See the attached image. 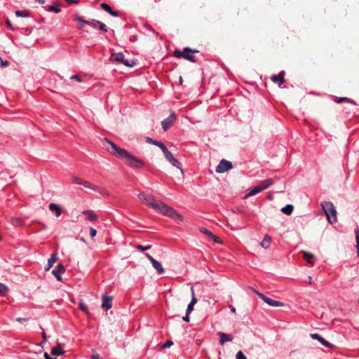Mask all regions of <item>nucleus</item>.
<instances>
[{
    "mask_svg": "<svg viewBox=\"0 0 359 359\" xmlns=\"http://www.w3.org/2000/svg\"><path fill=\"white\" fill-rule=\"evenodd\" d=\"M107 141L111 147L110 153L116 158L123 160L125 163L128 166L134 168H140L145 165V163L143 161L137 158L127 150L118 147L116 144L111 141Z\"/></svg>",
    "mask_w": 359,
    "mask_h": 359,
    "instance_id": "1",
    "label": "nucleus"
},
{
    "mask_svg": "<svg viewBox=\"0 0 359 359\" xmlns=\"http://www.w3.org/2000/svg\"><path fill=\"white\" fill-rule=\"evenodd\" d=\"M155 210H158L162 214L171 218L177 219L180 221L183 220V217L178 214L177 211L172 208L168 206L165 203L158 201L156 205H155Z\"/></svg>",
    "mask_w": 359,
    "mask_h": 359,
    "instance_id": "2",
    "label": "nucleus"
},
{
    "mask_svg": "<svg viewBox=\"0 0 359 359\" xmlns=\"http://www.w3.org/2000/svg\"><path fill=\"white\" fill-rule=\"evenodd\" d=\"M321 208L326 215L327 222L330 224H334L337 222V210L333 204L330 201H323L321 203Z\"/></svg>",
    "mask_w": 359,
    "mask_h": 359,
    "instance_id": "3",
    "label": "nucleus"
},
{
    "mask_svg": "<svg viewBox=\"0 0 359 359\" xmlns=\"http://www.w3.org/2000/svg\"><path fill=\"white\" fill-rule=\"evenodd\" d=\"M191 53H198L196 50H192L190 48L186 47L182 51L180 50H175L174 51V56L180 58L182 57L191 62H195V57L191 55Z\"/></svg>",
    "mask_w": 359,
    "mask_h": 359,
    "instance_id": "4",
    "label": "nucleus"
},
{
    "mask_svg": "<svg viewBox=\"0 0 359 359\" xmlns=\"http://www.w3.org/2000/svg\"><path fill=\"white\" fill-rule=\"evenodd\" d=\"M138 197L142 202L154 209L155 208L157 201H156L153 195L147 192H141Z\"/></svg>",
    "mask_w": 359,
    "mask_h": 359,
    "instance_id": "5",
    "label": "nucleus"
},
{
    "mask_svg": "<svg viewBox=\"0 0 359 359\" xmlns=\"http://www.w3.org/2000/svg\"><path fill=\"white\" fill-rule=\"evenodd\" d=\"M254 292L257 294L265 303H266L268 305L271 306L279 307L283 306L284 305V304L282 302L273 300L257 290H254Z\"/></svg>",
    "mask_w": 359,
    "mask_h": 359,
    "instance_id": "6",
    "label": "nucleus"
},
{
    "mask_svg": "<svg viewBox=\"0 0 359 359\" xmlns=\"http://www.w3.org/2000/svg\"><path fill=\"white\" fill-rule=\"evenodd\" d=\"M111 60L115 62L124 64L127 67H133L135 62L132 61L131 63L128 60L124 59V55L122 53H114L111 55Z\"/></svg>",
    "mask_w": 359,
    "mask_h": 359,
    "instance_id": "7",
    "label": "nucleus"
},
{
    "mask_svg": "<svg viewBox=\"0 0 359 359\" xmlns=\"http://www.w3.org/2000/svg\"><path fill=\"white\" fill-rule=\"evenodd\" d=\"M232 167V163L230 161L222 159L216 167V172L218 173H223L231 170Z\"/></svg>",
    "mask_w": 359,
    "mask_h": 359,
    "instance_id": "8",
    "label": "nucleus"
},
{
    "mask_svg": "<svg viewBox=\"0 0 359 359\" xmlns=\"http://www.w3.org/2000/svg\"><path fill=\"white\" fill-rule=\"evenodd\" d=\"M165 158L175 168L181 169L182 170V165L181 163L177 160L172 154L168 151V148L164 149V151H163Z\"/></svg>",
    "mask_w": 359,
    "mask_h": 359,
    "instance_id": "9",
    "label": "nucleus"
},
{
    "mask_svg": "<svg viewBox=\"0 0 359 359\" xmlns=\"http://www.w3.org/2000/svg\"><path fill=\"white\" fill-rule=\"evenodd\" d=\"M175 119H176L175 114L174 112H172L170 114V115L167 118L162 121L161 125H162V128H163V130L164 131L168 130V128L173 125Z\"/></svg>",
    "mask_w": 359,
    "mask_h": 359,
    "instance_id": "10",
    "label": "nucleus"
},
{
    "mask_svg": "<svg viewBox=\"0 0 359 359\" xmlns=\"http://www.w3.org/2000/svg\"><path fill=\"white\" fill-rule=\"evenodd\" d=\"M284 76H285V72L284 71H281V72H279L278 74H273L271 76V80L274 83H276L279 86H280L285 82Z\"/></svg>",
    "mask_w": 359,
    "mask_h": 359,
    "instance_id": "11",
    "label": "nucleus"
},
{
    "mask_svg": "<svg viewBox=\"0 0 359 359\" xmlns=\"http://www.w3.org/2000/svg\"><path fill=\"white\" fill-rule=\"evenodd\" d=\"M311 337L313 339L318 340L322 345L327 348H331L334 346L331 343L325 340L321 335L318 333L311 334Z\"/></svg>",
    "mask_w": 359,
    "mask_h": 359,
    "instance_id": "12",
    "label": "nucleus"
},
{
    "mask_svg": "<svg viewBox=\"0 0 359 359\" xmlns=\"http://www.w3.org/2000/svg\"><path fill=\"white\" fill-rule=\"evenodd\" d=\"M112 307V297L104 294L102 297V308L109 310Z\"/></svg>",
    "mask_w": 359,
    "mask_h": 359,
    "instance_id": "13",
    "label": "nucleus"
},
{
    "mask_svg": "<svg viewBox=\"0 0 359 359\" xmlns=\"http://www.w3.org/2000/svg\"><path fill=\"white\" fill-rule=\"evenodd\" d=\"M65 271V266L62 264H59L53 270L52 273L55 276L57 280H62L61 274Z\"/></svg>",
    "mask_w": 359,
    "mask_h": 359,
    "instance_id": "14",
    "label": "nucleus"
},
{
    "mask_svg": "<svg viewBox=\"0 0 359 359\" xmlns=\"http://www.w3.org/2000/svg\"><path fill=\"white\" fill-rule=\"evenodd\" d=\"M218 335L219 336V344L222 345L225 342L231 341L233 339L232 335L224 332H219Z\"/></svg>",
    "mask_w": 359,
    "mask_h": 359,
    "instance_id": "15",
    "label": "nucleus"
},
{
    "mask_svg": "<svg viewBox=\"0 0 359 359\" xmlns=\"http://www.w3.org/2000/svg\"><path fill=\"white\" fill-rule=\"evenodd\" d=\"M146 142L147 143L152 144L158 147L162 150V151H164V149H167L165 145L162 142L153 140L151 137H146Z\"/></svg>",
    "mask_w": 359,
    "mask_h": 359,
    "instance_id": "16",
    "label": "nucleus"
},
{
    "mask_svg": "<svg viewBox=\"0 0 359 359\" xmlns=\"http://www.w3.org/2000/svg\"><path fill=\"white\" fill-rule=\"evenodd\" d=\"M100 6L104 11L109 13L111 15L114 17L118 16V13L117 11H113L108 4L102 3L101 4Z\"/></svg>",
    "mask_w": 359,
    "mask_h": 359,
    "instance_id": "17",
    "label": "nucleus"
},
{
    "mask_svg": "<svg viewBox=\"0 0 359 359\" xmlns=\"http://www.w3.org/2000/svg\"><path fill=\"white\" fill-rule=\"evenodd\" d=\"M62 345L61 344H57L56 347H54L51 349V354L55 356H60L65 353V352L62 350Z\"/></svg>",
    "mask_w": 359,
    "mask_h": 359,
    "instance_id": "18",
    "label": "nucleus"
},
{
    "mask_svg": "<svg viewBox=\"0 0 359 359\" xmlns=\"http://www.w3.org/2000/svg\"><path fill=\"white\" fill-rule=\"evenodd\" d=\"M82 213L87 216V219L93 222L97 219V215L92 210H83Z\"/></svg>",
    "mask_w": 359,
    "mask_h": 359,
    "instance_id": "19",
    "label": "nucleus"
},
{
    "mask_svg": "<svg viewBox=\"0 0 359 359\" xmlns=\"http://www.w3.org/2000/svg\"><path fill=\"white\" fill-rule=\"evenodd\" d=\"M49 210L51 212H55V215L57 217H60L61 215V208L57 204L53 203H50L49 204Z\"/></svg>",
    "mask_w": 359,
    "mask_h": 359,
    "instance_id": "20",
    "label": "nucleus"
},
{
    "mask_svg": "<svg viewBox=\"0 0 359 359\" xmlns=\"http://www.w3.org/2000/svg\"><path fill=\"white\" fill-rule=\"evenodd\" d=\"M57 259V255L55 254H52L48 260L47 265L45 266V270L49 271Z\"/></svg>",
    "mask_w": 359,
    "mask_h": 359,
    "instance_id": "21",
    "label": "nucleus"
},
{
    "mask_svg": "<svg viewBox=\"0 0 359 359\" xmlns=\"http://www.w3.org/2000/svg\"><path fill=\"white\" fill-rule=\"evenodd\" d=\"M151 264L152 266L156 270L158 274H163L164 273V269L159 262L155 259L154 262H152Z\"/></svg>",
    "mask_w": 359,
    "mask_h": 359,
    "instance_id": "22",
    "label": "nucleus"
},
{
    "mask_svg": "<svg viewBox=\"0 0 359 359\" xmlns=\"http://www.w3.org/2000/svg\"><path fill=\"white\" fill-rule=\"evenodd\" d=\"M200 231L201 233L207 235L208 237H210L211 239H213L215 242H218V237L215 236V235L207 229L202 227L200 229Z\"/></svg>",
    "mask_w": 359,
    "mask_h": 359,
    "instance_id": "23",
    "label": "nucleus"
},
{
    "mask_svg": "<svg viewBox=\"0 0 359 359\" xmlns=\"http://www.w3.org/2000/svg\"><path fill=\"white\" fill-rule=\"evenodd\" d=\"M273 184V181L271 178H268L261 182V184L259 185L262 189V191L266 189L269 188L271 185Z\"/></svg>",
    "mask_w": 359,
    "mask_h": 359,
    "instance_id": "24",
    "label": "nucleus"
},
{
    "mask_svg": "<svg viewBox=\"0 0 359 359\" xmlns=\"http://www.w3.org/2000/svg\"><path fill=\"white\" fill-rule=\"evenodd\" d=\"M271 238L268 235H266L263 240L261 242V245L262 247H263L265 249H267L269 248L270 245H271Z\"/></svg>",
    "mask_w": 359,
    "mask_h": 359,
    "instance_id": "25",
    "label": "nucleus"
},
{
    "mask_svg": "<svg viewBox=\"0 0 359 359\" xmlns=\"http://www.w3.org/2000/svg\"><path fill=\"white\" fill-rule=\"evenodd\" d=\"M262 191V189L261 188L260 186L258 185V186L254 187L250 189L249 192L247 194L245 197L254 196V195L261 192Z\"/></svg>",
    "mask_w": 359,
    "mask_h": 359,
    "instance_id": "26",
    "label": "nucleus"
},
{
    "mask_svg": "<svg viewBox=\"0 0 359 359\" xmlns=\"http://www.w3.org/2000/svg\"><path fill=\"white\" fill-rule=\"evenodd\" d=\"M294 207L292 205L287 204L281 208V212L287 215H290L293 211Z\"/></svg>",
    "mask_w": 359,
    "mask_h": 359,
    "instance_id": "27",
    "label": "nucleus"
},
{
    "mask_svg": "<svg viewBox=\"0 0 359 359\" xmlns=\"http://www.w3.org/2000/svg\"><path fill=\"white\" fill-rule=\"evenodd\" d=\"M81 185L83 187H84L86 188H88V189H90L91 190H99L98 189V186L95 185V184L90 183V182L86 181V180H83V184H81Z\"/></svg>",
    "mask_w": 359,
    "mask_h": 359,
    "instance_id": "28",
    "label": "nucleus"
},
{
    "mask_svg": "<svg viewBox=\"0 0 359 359\" xmlns=\"http://www.w3.org/2000/svg\"><path fill=\"white\" fill-rule=\"evenodd\" d=\"M50 12H54L55 13H58L61 11L60 6L58 4H54L50 5L47 9Z\"/></svg>",
    "mask_w": 359,
    "mask_h": 359,
    "instance_id": "29",
    "label": "nucleus"
},
{
    "mask_svg": "<svg viewBox=\"0 0 359 359\" xmlns=\"http://www.w3.org/2000/svg\"><path fill=\"white\" fill-rule=\"evenodd\" d=\"M76 20L78 22L80 28H83L86 25H88L89 21L85 20L81 16H76Z\"/></svg>",
    "mask_w": 359,
    "mask_h": 359,
    "instance_id": "30",
    "label": "nucleus"
},
{
    "mask_svg": "<svg viewBox=\"0 0 359 359\" xmlns=\"http://www.w3.org/2000/svg\"><path fill=\"white\" fill-rule=\"evenodd\" d=\"M15 15L17 17H23V18H28L30 16L29 11L25 10V11H15Z\"/></svg>",
    "mask_w": 359,
    "mask_h": 359,
    "instance_id": "31",
    "label": "nucleus"
},
{
    "mask_svg": "<svg viewBox=\"0 0 359 359\" xmlns=\"http://www.w3.org/2000/svg\"><path fill=\"white\" fill-rule=\"evenodd\" d=\"M355 241H356V250H357V255L359 257V228L357 227L355 231Z\"/></svg>",
    "mask_w": 359,
    "mask_h": 359,
    "instance_id": "32",
    "label": "nucleus"
},
{
    "mask_svg": "<svg viewBox=\"0 0 359 359\" xmlns=\"http://www.w3.org/2000/svg\"><path fill=\"white\" fill-rule=\"evenodd\" d=\"M79 308L84 312L86 315H90V312L86 304L83 302L79 303Z\"/></svg>",
    "mask_w": 359,
    "mask_h": 359,
    "instance_id": "33",
    "label": "nucleus"
},
{
    "mask_svg": "<svg viewBox=\"0 0 359 359\" xmlns=\"http://www.w3.org/2000/svg\"><path fill=\"white\" fill-rule=\"evenodd\" d=\"M342 101L347 102L351 103L353 104H355V102L353 100H351L348 99V97H337L335 100V102L337 103H340Z\"/></svg>",
    "mask_w": 359,
    "mask_h": 359,
    "instance_id": "34",
    "label": "nucleus"
},
{
    "mask_svg": "<svg viewBox=\"0 0 359 359\" xmlns=\"http://www.w3.org/2000/svg\"><path fill=\"white\" fill-rule=\"evenodd\" d=\"M304 258L308 261L310 264H313V262L311 261V259L313 258V254L308 252H304Z\"/></svg>",
    "mask_w": 359,
    "mask_h": 359,
    "instance_id": "35",
    "label": "nucleus"
},
{
    "mask_svg": "<svg viewBox=\"0 0 359 359\" xmlns=\"http://www.w3.org/2000/svg\"><path fill=\"white\" fill-rule=\"evenodd\" d=\"M8 291V287L5 285L0 283V295H4Z\"/></svg>",
    "mask_w": 359,
    "mask_h": 359,
    "instance_id": "36",
    "label": "nucleus"
},
{
    "mask_svg": "<svg viewBox=\"0 0 359 359\" xmlns=\"http://www.w3.org/2000/svg\"><path fill=\"white\" fill-rule=\"evenodd\" d=\"M191 296H192V297H191V300L190 304H192V305H194V304H195L196 303V302H197V299H196V297H195V294H194V287H193V286L191 287Z\"/></svg>",
    "mask_w": 359,
    "mask_h": 359,
    "instance_id": "37",
    "label": "nucleus"
},
{
    "mask_svg": "<svg viewBox=\"0 0 359 359\" xmlns=\"http://www.w3.org/2000/svg\"><path fill=\"white\" fill-rule=\"evenodd\" d=\"M99 21L96 20H93L89 21L88 25L94 29H98Z\"/></svg>",
    "mask_w": 359,
    "mask_h": 359,
    "instance_id": "38",
    "label": "nucleus"
},
{
    "mask_svg": "<svg viewBox=\"0 0 359 359\" xmlns=\"http://www.w3.org/2000/svg\"><path fill=\"white\" fill-rule=\"evenodd\" d=\"M72 180L74 182V183L76 184H80L81 185V184H83V182L84 180H82L81 178L80 177H76V176H74L72 177Z\"/></svg>",
    "mask_w": 359,
    "mask_h": 359,
    "instance_id": "39",
    "label": "nucleus"
},
{
    "mask_svg": "<svg viewBox=\"0 0 359 359\" xmlns=\"http://www.w3.org/2000/svg\"><path fill=\"white\" fill-rule=\"evenodd\" d=\"M98 29L104 32H107V26L102 22L99 21Z\"/></svg>",
    "mask_w": 359,
    "mask_h": 359,
    "instance_id": "40",
    "label": "nucleus"
},
{
    "mask_svg": "<svg viewBox=\"0 0 359 359\" xmlns=\"http://www.w3.org/2000/svg\"><path fill=\"white\" fill-rule=\"evenodd\" d=\"M137 248L141 251H145V250H148L149 249L151 248V245H146V246H142V245H138L137 246Z\"/></svg>",
    "mask_w": 359,
    "mask_h": 359,
    "instance_id": "41",
    "label": "nucleus"
},
{
    "mask_svg": "<svg viewBox=\"0 0 359 359\" xmlns=\"http://www.w3.org/2000/svg\"><path fill=\"white\" fill-rule=\"evenodd\" d=\"M236 359H247V357L241 351H239L236 355Z\"/></svg>",
    "mask_w": 359,
    "mask_h": 359,
    "instance_id": "42",
    "label": "nucleus"
},
{
    "mask_svg": "<svg viewBox=\"0 0 359 359\" xmlns=\"http://www.w3.org/2000/svg\"><path fill=\"white\" fill-rule=\"evenodd\" d=\"M98 189L99 190H94L95 191H97L98 193H100V194L102 195H105V196H108L109 195V193L107 191H106L105 189H102L101 187H98Z\"/></svg>",
    "mask_w": 359,
    "mask_h": 359,
    "instance_id": "43",
    "label": "nucleus"
},
{
    "mask_svg": "<svg viewBox=\"0 0 359 359\" xmlns=\"http://www.w3.org/2000/svg\"><path fill=\"white\" fill-rule=\"evenodd\" d=\"M6 23L7 25L8 28L10 30L14 31L15 29V27L13 26L12 23L11 22V21L8 19H7L6 20Z\"/></svg>",
    "mask_w": 359,
    "mask_h": 359,
    "instance_id": "44",
    "label": "nucleus"
},
{
    "mask_svg": "<svg viewBox=\"0 0 359 359\" xmlns=\"http://www.w3.org/2000/svg\"><path fill=\"white\" fill-rule=\"evenodd\" d=\"M90 230V237L91 238H93L96 236V233H97V231L96 229H95L93 227H90L89 229Z\"/></svg>",
    "mask_w": 359,
    "mask_h": 359,
    "instance_id": "45",
    "label": "nucleus"
},
{
    "mask_svg": "<svg viewBox=\"0 0 359 359\" xmlns=\"http://www.w3.org/2000/svg\"><path fill=\"white\" fill-rule=\"evenodd\" d=\"M71 79H75L78 82H82L83 79L79 75H72L70 77Z\"/></svg>",
    "mask_w": 359,
    "mask_h": 359,
    "instance_id": "46",
    "label": "nucleus"
},
{
    "mask_svg": "<svg viewBox=\"0 0 359 359\" xmlns=\"http://www.w3.org/2000/svg\"><path fill=\"white\" fill-rule=\"evenodd\" d=\"M194 309V305H192V304H188V306H187V312L188 313H190Z\"/></svg>",
    "mask_w": 359,
    "mask_h": 359,
    "instance_id": "47",
    "label": "nucleus"
},
{
    "mask_svg": "<svg viewBox=\"0 0 359 359\" xmlns=\"http://www.w3.org/2000/svg\"><path fill=\"white\" fill-rule=\"evenodd\" d=\"M173 344V342L172 341H167L163 345V348H168L170 347L171 345Z\"/></svg>",
    "mask_w": 359,
    "mask_h": 359,
    "instance_id": "48",
    "label": "nucleus"
},
{
    "mask_svg": "<svg viewBox=\"0 0 359 359\" xmlns=\"http://www.w3.org/2000/svg\"><path fill=\"white\" fill-rule=\"evenodd\" d=\"M189 314L190 313H188L187 312H186L185 316L182 317V319L184 321H185V322L189 321Z\"/></svg>",
    "mask_w": 359,
    "mask_h": 359,
    "instance_id": "49",
    "label": "nucleus"
},
{
    "mask_svg": "<svg viewBox=\"0 0 359 359\" xmlns=\"http://www.w3.org/2000/svg\"><path fill=\"white\" fill-rule=\"evenodd\" d=\"M145 256L151 262V263H152V262H154V260H155V259L152 256H151L149 253H145Z\"/></svg>",
    "mask_w": 359,
    "mask_h": 359,
    "instance_id": "50",
    "label": "nucleus"
},
{
    "mask_svg": "<svg viewBox=\"0 0 359 359\" xmlns=\"http://www.w3.org/2000/svg\"><path fill=\"white\" fill-rule=\"evenodd\" d=\"M145 256L151 262V263H152V262H154V260H155V259L152 256H151L149 253H145Z\"/></svg>",
    "mask_w": 359,
    "mask_h": 359,
    "instance_id": "51",
    "label": "nucleus"
},
{
    "mask_svg": "<svg viewBox=\"0 0 359 359\" xmlns=\"http://www.w3.org/2000/svg\"><path fill=\"white\" fill-rule=\"evenodd\" d=\"M16 320H17L18 322H19V323H22V322H26V321H27V320H28V319H27V318H20H20H16Z\"/></svg>",
    "mask_w": 359,
    "mask_h": 359,
    "instance_id": "52",
    "label": "nucleus"
},
{
    "mask_svg": "<svg viewBox=\"0 0 359 359\" xmlns=\"http://www.w3.org/2000/svg\"><path fill=\"white\" fill-rule=\"evenodd\" d=\"M91 359H102V358H100L97 353H94L92 355Z\"/></svg>",
    "mask_w": 359,
    "mask_h": 359,
    "instance_id": "53",
    "label": "nucleus"
},
{
    "mask_svg": "<svg viewBox=\"0 0 359 359\" xmlns=\"http://www.w3.org/2000/svg\"><path fill=\"white\" fill-rule=\"evenodd\" d=\"M44 358L46 359H57V358H51L48 353H44Z\"/></svg>",
    "mask_w": 359,
    "mask_h": 359,
    "instance_id": "54",
    "label": "nucleus"
},
{
    "mask_svg": "<svg viewBox=\"0 0 359 359\" xmlns=\"http://www.w3.org/2000/svg\"><path fill=\"white\" fill-rule=\"evenodd\" d=\"M66 1L70 4H78L79 3V0H66Z\"/></svg>",
    "mask_w": 359,
    "mask_h": 359,
    "instance_id": "55",
    "label": "nucleus"
},
{
    "mask_svg": "<svg viewBox=\"0 0 359 359\" xmlns=\"http://www.w3.org/2000/svg\"><path fill=\"white\" fill-rule=\"evenodd\" d=\"M0 63H1L3 66H6V65H8V62L7 61H6V62H3V60H2L1 57H0Z\"/></svg>",
    "mask_w": 359,
    "mask_h": 359,
    "instance_id": "56",
    "label": "nucleus"
},
{
    "mask_svg": "<svg viewBox=\"0 0 359 359\" xmlns=\"http://www.w3.org/2000/svg\"><path fill=\"white\" fill-rule=\"evenodd\" d=\"M42 337L44 341L46 340V334L44 332H42Z\"/></svg>",
    "mask_w": 359,
    "mask_h": 359,
    "instance_id": "57",
    "label": "nucleus"
},
{
    "mask_svg": "<svg viewBox=\"0 0 359 359\" xmlns=\"http://www.w3.org/2000/svg\"><path fill=\"white\" fill-rule=\"evenodd\" d=\"M308 279H309L308 283L309 285H311L312 284V278L311 276H309Z\"/></svg>",
    "mask_w": 359,
    "mask_h": 359,
    "instance_id": "58",
    "label": "nucleus"
},
{
    "mask_svg": "<svg viewBox=\"0 0 359 359\" xmlns=\"http://www.w3.org/2000/svg\"><path fill=\"white\" fill-rule=\"evenodd\" d=\"M231 311L232 313H235V312H236V308H235V307H233V306H231Z\"/></svg>",
    "mask_w": 359,
    "mask_h": 359,
    "instance_id": "59",
    "label": "nucleus"
},
{
    "mask_svg": "<svg viewBox=\"0 0 359 359\" xmlns=\"http://www.w3.org/2000/svg\"><path fill=\"white\" fill-rule=\"evenodd\" d=\"M36 1H38L39 3H40L41 4H43L45 3L44 0H36Z\"/></svg>",
    "mask_w": 359,
    "mask_h": 359,
    "instance_id": "60",
    "label": "nucleus"
},
{
    "mask_svg": "<svg viewBox=\"0 0 359 359\" xmlns=\"http://www.w3.org/2000/svg\"><path fill=\"white\" fill-rule=\"evenodd\" d=\"M180 82L181 83H182V77H180Z\"/></svg>",
    "mask_w": 359,
    "mask_h": 359,
    "instance_id": "61",
    "label": "nucleus"
},
{
    "mask_svg": "<svg viewBox=\"0 0 359 359\" xmlns=\"http://www.w3.org/2000/svg\"><path fill=\"white\" fill-rule=\"evenodd\" d=\"M358 304H359V299L358 300Z\"/></svg>",
    "mask_w": 359,
    "mask_h": 359,
    "instance_id": "62",
    "label": "nucleus"
}]
</instances>
